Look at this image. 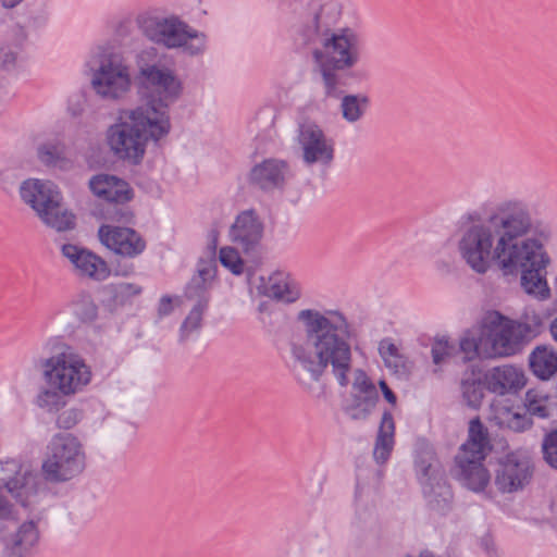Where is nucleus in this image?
I'll use <instances>...</instances> for the list:
<instances>
[{"mask_svg":"<svg viewBox=\"0 0 557 557\" xmlns=\"http://www.w3.org/2000/svg\"><path fill=\"white\" fill-rule=\"evenodd\" d=\"M208 304L209 297H203L198 299L197 302L193 306L181 325L182 337H188L190 334L200 329L203 313L208 307Z\"/></svg>","mask_w":557,"mask_h":557,"instance_id":"obj_34","label":"nucleus"},{"mask_svg":"<svg viewBox=\"0 0 557 557\" xmlns=\"http://www.w3.org/2000/svg\"><path fill=\"white\" fill-rule=\"evenodd\" d=\"M216 272L218 268L213 258L199 260L196 272L187 285V296L189 298L198 297V299L208 297L207 292L212 287Z\"/></svg>","mask_w":557,"mask_h":557,"instance_id":"obj_25","label":"nucleus"},{"mask_svg":"<svg viewBox=\"0 0 557 557\" xmlns=\"http://www.w3.org/2000/svg\"><path fill=\"white\" fill-rule=\"evenodd\" d=\"M110 219L117 222H129L133 219V213L128 210H122L115 212Z\"/></svg>","mask_w":557,"mask_h":557,"instance_id":"obj_49","label":"nucleus"},{"mask_svg":"<svg viewBox=\"0 0 557 557\" xmlns=\"http://www.w3.org/2000/svg\"><path fill=\"white\" fill-rule=\"evenodd\" d=\"M530 372L540 381H550L557 374V349L549 344L536 345L528 356Z\"/></svg>","mask_w":557,"mask_h":557,"instance_id":"obj_23","label":"nucleus"},{"mask_svg":"<svg viewBox=\"0 0 557 557\" xmlns=\"http://www.w3.org/2000/svg\"><path fill=\"white\" fill-rule=\"evenodd\" d=\"M90 85L102 99H122L132 88L129 67L121 58L110 57L92 72Z\"/></svg>","mask_w":557,"mask_h":557,"instance_id":"obj_12","label":"nucleus"},{"mask_svg":"<svg viewBox=\"0 0 557 557\" xmlns=\"http://www.w3.org/2000/svg\"><path fill=\"white\" fill-rule=\"evenodd\" d=\"M41 480L34 470L21 467L7 484V492L22 506L32 507L41 498Z\"/></svg>","mask_w":557,"mask_h":557,"instance_id":"obj_19","label":"nucleus"},{"mask_svg":"<svg viewBox=\"0 0 557 557\" xmlns=\"http://www.w3.org/2000/svg\"><path fill=\"white\" fill-rule=\"evenodd\" d=\"M178 297L163 296L161 297L158 306V313L160 317L170 314L176 306L180 305Z\"/></svg>","mask_w":557,"mask_h":557,"instance_id":"obj_46","label":"nucleus"},{"mask_svg":"<svg viewBox=\"0 0 557 557\" xmlns=\"http://www.w3.org/2000/svg\"><path fill=\"white\" fill-rule=\"evenodd\" d=\"M379 386H380L386 401L389 403L392 406H395L397 403V398H396L395 394L393 393V391L388 387L386 382L383 380L380 381Z\"/></svg>","mask_w":557,"mask_h":557,"instance_id":"obj_47","label":"nucleus"},{"mask_svg":"<svg viewBox=\"0 0 557 557\" xmlns=\"http://www.w3.org/2000/svg\"><path fill=\"white\" fill-rule=\"evenodd\" d=\"M454 351V346L445 337L436 338L432 346V359L435 364H441Z\"/></svg>","mask_w":557,"mask_h":557,"instance_id":"obj_42","label":"nucleus"},{"mask_svg":"<svg viewBox=\"0 0 557 557\" xmlns=\"http://www.w3.org/2000/svg\"><path fill=\"white\" fill-rule=\"evenodd\" d=\"M369 106V98L363 94L345 95L341 100L343 119L348 123L358 122Z\"/></svg>","mask_w":557,"mask_h":557,"instance_id":"obj_32","label":"nucleus"},{"mask_svg":"<svg viewBox=\"0 0 557 557\" xmlns=\"http://www.w3.org/2000/svg\"><path fill=\"white\" fill-rule=\"evenodd\" d=\"M552 237L550 225L536 219L527 201L506 198L494 203L483 220L463 231L458 251L478 274H485L493 265L504 275L520 273L522 290L544 301L550 297L542 271L552 264L547 250Z\"/></svg>","mask_w":557,"mask_h":557,"instance_id":"obj_1","label":"nucleus"},{"mask_svg":"<svg viewBox=\"0 0 557 557\" xmlns=\"http://www.w3.org/2000/svg\"><path fill=\"white\" fill-rule=\"evenodd\" d=\"M491 449L487 429L479 418H474L469 422L468 438L461 445L456 459L457 462L484 461Z\"/></svg>","mask_w":557,"mask_h":557,"instance_id":"obj_20","label":"nucleus"},{"mask_svg":"<svg viewBox=\"0 0 557 557\" xmlns=\"http://www.w3.org/2000/svg\"><path fill=\"white\" fill-rule=\"evenodd\" d=\"M512 324L523 347L543 332L545 318L536 309L525 308L519 319H512Z\"/></svg>","mask_w":557,"mask_h":557,"instance_id":"obj_27","label":"nucleus"},{"mask_svg":"<svg viewBox=\"0 0 557 557\" xmlns=\"http://www.w3.org/2000/svg\"><path fill=\"white\" fill-rule=\"evenodd\" d=\"M549 332L553 339L557 343V317L549 324Z\"/></svg>","mask_w":557,"mask_h":557,"instance_id":"obj_50","label":"nucleus"},{"mask_svg":"<svg viewBox=\"0 0 557 557\" xmlns=\"http://www.w3.org/2000/svg\"><path fill=\"white\" fill-rule=\"evenodd\" d=\"M86 460L82 440L73 433H59L46 446L40 472L48 483H66L84 472Z\"/></svg>","mask_w":557,"mask_h":557,"instance_id":"obj_8","label":"nucleus"},{"mask_svg":"<svg viewBox=\"0 0 557 557\" xmlns=\"http://www.w3.org/2000/svg\"><path fill=\"white\" fill-rule=\"evenodd\" d=\"M133 271H134L133 265H127V267L119 268L116 270V274L127 276V275L132 274Z\"/></svg>","mask_w":557,"mask_h":557,"instance_id":"obj_51","label":"nucleus"},{"mask_svg":"<svg viewBox=\"0 0 557 557\" xmlns=\"http://www.w3.org/2000/svg\"><path fill=\"white\" fill-rule=\"evenodd\" d=\"M304 339L293 346L294 367L304 382H318L330 373L342 387L352 373L351 327L335 310H301L298 313ZM352 398L379 400L375 385L362 369L354 371Z\"/></svg>","mask_w":557,"mask_h":557,"instance_id":"obj_2","label":"nucleus"},{"mask_svg":"<svg viewBox=\"0 0 557 557\" xmlns=\"http://www.w3.org/2000/svg\"><path fill=\"white\" fill-rule=\"evenodd\" d=\"M18 193L47 227L58 232H69L75 227V214L64 205L59 186L50 180L28 178L21 183Z\"/></svg>","mask_w":557,"mask_h":557,"instance_id":"obj_6","label":"nucleus"},{"mask_svg":"<svg viewBox=\"0 0 557 557\" xmlns=\"http://www.w3.org/2000/svg\"><path fill=\"white\" fill-rule=\"evenodd\" d=\"M38 156L47 165L63 168L67 164L63 149L58 146H42L38 151Z\"/></svg>","mask_w":557,"mask_h":557,"instance_id":"obj_38","label":"nucleus"},{"mask_svg":"<svg viewBox=\"0 0 557 557\" xmlns=\"http://www.w3.org/2000/svg\"><path fill=\"white\" fill-rule=\"evenodd\" d=\"M523 406L527 411L524 413L502 404H494L491 419L500 428L524 432L533 425L530 416L548 418L556 406V399L549 388L537 385L525 392Z\"/></svg>","mask_w":557,"mask_h":557,"instance_id":"obj_10","label":"nucleus"},{"mask_svg":"<svg viewBox=\"0 0 557 557\" xmlns=\"http://www.w3.org/2000/svg\"><path fill=\"white\" fill-rule=\"evenodd\" d=\"M460 479L465 486L473 492L483 491L490 483L491 475L483 461L457 462Z\"/></svg>","mask_w":557,"mask_h":557,"instance_id":"obj_30","label":"nucleus"},{"mask_svg":"<svg viewBox=\"0 0 557 557\" xmlns=\"http://www.w3.org/2000/svg\"><path fill=\"white\" fill-rule=\"evenodd\" d=\"M39 540L37 522L27 520L21 523L14 534L11 535L10 545L15 557H23V553L34 547Z\"/></svg>","mask_w":557,"mask_h":557,"instance_id":"obj_31","label":"nucleus"},{"mask_svg":"<svg viewBox=\"0 0 557 557\" xmlns=\"http://www.w3.org/2000/svg\"><path fill=\"white\" fill-rule=\"evenodd\" d=\"M433 453L431 450H426L416 459V466L421 476L426 480L424 493L429 496L430 502L434 504L435 507L442 508L450 502L451 493L442 478L434 476V482H431L432 475L429 474V471L433 469Z\"/></svg>","mask_w":557,"mask_h":557,"instance_id":"obj_21","label":"nucleus"},{"mask_svg":"<svg viewBox=\"0 0 557 557\" xmlns=\"http://www.w3.org/2000/svg\"><path fill=\"white\" fill-rule=\"evenodd\" d=\"M513 326L512 318L497 310L485 312L459 338L465 360H495L520 352L522 345Z\"/></svg>","mask_w":557,"mask_h":557,"instance_id":"obj_4","label":"nucleus"},{"mask_svg":"<svg viewBox=\"0 0 557 557\" xmlns=\"http://www.w3.org/2000/svg\"><path fill=\"white\" fill-rule=\"evenodd\" d=\"M89 188L98 198L113 202H126L133 198L128 183L114 175L98 174L89 180Z\"/></svg>","mask_w":557,"mask_h":557,"instance_id":"obj_22","label":"nucleus"},{"mask_svg":"<svg viewBox=\"0 0 557 557\" xmlns=\"http://www.w3.org/2000/svg\"><path fill=\"white\" fill-rule=\"evenodd\" d=\"M66 319H67V317H66L65 314L60 315V317L58 318V320H57V326H58L59 329H62V327H63V325H64V323L66 322Z\"/></svg>","mask_w":557,"mask_h":557,"instance_id":"obj_52","label":"nucleus"},{"mask_svg":"<svg viewBox=\"0 0 557 557\" xmlns=\"http://www.w3.org/2000/svg\"><path fill=\"white\" fill-rule=\"evenodd\" d=\"M219 261L223 268L234 275H242L245 272L246 263L238 250L233 246H224L219 250Z\"/></svg>","mask_w":557,"mask_h":557,"instance_id":"obj_35","label":"nucleus"},{"mask_svg":"<svg viewBox=\"0 0 557 557\" xmlns=\"http://www.w3.org/2000/svg\"><path fill=\"white\" fill-rule=\"evenodd\" d=\"M61 252L79 277L101 282L110 275L108 263L100 256L84 247L65 244L62 246Z\"/></svg>","mask_w":557,"mask_h":557,"instance_id":"obj_16","label":"nucleus"},{"mask_svg":"<svg viewBox=\"0 0 557 557\" xmlns=\"http://www.w3.org/2000/svg\"><path fill=\"white\" fill-rule=\"evenodd\" d=\"M287 171L286 162L268 159L256 164L249 174L250 181L264 190L281 187L284 184Z\"/></svg>","mask_w":557,"mask_h":557,"instance_id":"obj_24","label":"nucleus"},{"mask_svg":"<svg viewBox=\"0 0 557 557\" xmlns=\"http://www.w3.org/2000/svg\"><path fill=\"white\" fill-rule=\"evenodd\" d=\"M143 288L136 283H120L115 286V296L121 299H128L141 293Z\"/></svg>","mask_w":557,"mask_h":557,"instance_id":"obj_44","label":"nucleus"},{"mask_svg":"<svg viewBox=\"0 0 557 557\" xmlns=\"http://www.w3.org/2000/svg\"><path fill=\"white\" fill-rule=\"evenodd\" d=\"M376 403L377 400L354 398L352 404L347 406L346 412L352 420L362 421L370 417Z\"/></svg>","mask_w":557,"mask_h":557,"instance_id":"obj_37","label":"nucleus"},{"mask_svg":"<svg viewBox=\"0 0 557 557\" xmlns=\"http://www.w3.org/2000/svg\"><path fill=\"white\" fill-rule=\"evenodd\" d=\"M297 140L306 165L329 166L334 161V140L318 123L305 121L299 124Z\"/></svg>","mask_w":557,"mask_h":557,"instance_id":"obj_13","label":"nucleus"},{"mask_svg":"<svg viewBox=\"0 0 557 557\" xmlns=\"http://www.w3.org/2000/svg\"><path fill=\"white\" fill-rule=\"evenodd\" d=\"M555 284H556V287H557V276H556V281H555Z\"/></svg>","mask_w":557,"mask_h":557,"instance_id":"obj_53","label":"nucleus"},{"mask_svg":"<svg viewBox=\"0 0 557 557\" xmlns=\"http://www.w3.org/2000/svg\"><path fill=\"white\" fill-rule=\"evenodd\" d=\"M313 58L318 64L349 70L359 60L357 38L347 29L325 32L321 38V48L313 51Z\"/></svg>","mask_w":557,"mask_h":557,"instance_id":"obj_11","label":"nucleus"},{"mask_svg":"<svg viewBox=\"0 0 557 557\" xmlns=\"http://www.w3.org/2000/svg\"><path fill=\"white\" fill-rule=\"evenodd\" d=\"M98 238L102 246L115 256L134 259L146 249V242L134 228L103 224L98 230Z\"/></svg>","mask_w":557,"mask_h":557,"instance_id":"obj_15","label":"nucleus"},{"mask_svg":"<svg viewBox=\"0 0 557 557\" xmlns=\"http://www.w3.org/2000/svg\"><path fill=\"white\" fill-rule=\"evenodd\" d=\"M47 356L40 359V376L45 387L36 397L37 406L49 412L64 407L65 398L83 393L92 381V370L72 345L52 339L46 344Z\"/></svg>","mask_w":557,"mask_h":557,"instance_id":"obj_3","label":"nucleus"},{"mask_svg":"<svg viewBox=\"0 0 557 557\" xmlns=\"http://www.w3.org/2000/svg\"><path fill=\"white\" fill-rule=\"evenodd\" d=\"M379 354L384 366L398 377H408L413 371V363L391 339H382Z\"/></svg>","mask_w":557,"mask_h":557,"instance_id":"obj_26","label":"nucleus"},{"mask_svg":"<svg viewBox=\"0 0 557 557\" xmlns=\"http://www.w3.org/2000/svg\"><path fill=\"white\" fill-rule=\"evenodd\" d=\"M486 387L499 396L518 394L528 383L525 371L515 364L492 368L485 375Z\"/></svg>","mask_w":557,"mask_h":557,"instance_id":"obj_17","label":"nucleus"},{"mask_svg":"<svg viewBox=\"0 0 557 557\" xmlns=\"http://www.w3.org/2000/svg\"><path fill=\"white\" fill-rule=\"evenodd\" d=\"M461 392L463 400L468 406L472 408H478L484 396L483 387L478 380H462L461 382Z\"/></svg>","mask_w":557,"mask_h":557,"instance_id":"obj_36","label":"nucleus"},{"mask_svg":"<svg viewBox=\"0 0 557 557\" xmlns=\"http://www.w3.org/2000/svg\"><path fill=\"white\" fill-rule=\"evenodd\" d=\"M137 110L124 111L119 122L111 125L106 133L107 145L117 158L131 163H139L145 154L148 140L159 141L169 133H157L149 127L146 119L136 115Z\"/></svg>","mask_w":557,"mask_h":557,"instance_id":"obj_9","label":"nucleus"},{"mask_svg":"<svg viewBox=\"0 0 557 557\" xmlns=\"http://www.w3.org/2000/svg\"><path fill=\"white\" fill-rule=\"evenodd\" d=\"M71 314L82 323L94 322L98 315V309L88 294H81L71 301Z\"/></svg>","mask_w":557,"mask_h":557,"instance_id":"obj_33","label":"nucleus"},{"mask_svg":"<svg viewBox=\"0 0 557 557\" xmlns=\"http://www.w3.org/2000/svg\"><path fill=\"white\" fill-rule=\"evenodd\" d=\"M137 79L140 104L135 108L136 115L146 119L157 133H170L169 108L182 94L181 79L170 67L156 64L140 65Z\"/></svg>","mask_w":557,"mask_h":557,"instance_id":"obj_5","label":"nucleus"},{"mask_svg":"<svg viewBox=\"0 0 557 557\" xmlns=\"http://www.w3.org/2000/svg\"><path fill=\"white\" fill-rule=\"evenodd\" d=\"M544 460L554 469H557V431L547 434L542 443Z\"/></svg>","mask_w":557,"mask_h":557,"instance_id":"obj_40","label":"nucleus"},{"mask_svg":"<svg viewBox=\"0 0 557 557\" xmlns=\"http://www.w3.org/2000/svg\"><path fill=\"white\" fill-rule=\"evenodd\" d=\"M251 289L258 295L277 300H290L287 283L280 275H256L251 278Z\"/></svg>","mask_w":557,"mask_h":557,"instance_id":"obj_28","label":"nucleus"},{"mask_svg":"<svg viewBox=\"0 0 557 557\" xmlns=\"http://www.w3.org/2000/svg\"><path fill=\"white\" fill-rule=\"evenodd\" d=\"M20 468L21 466L13 460L0 461V488L7 491V484L12 480V476L16 474Z\"/></svg>","mask_w":557,"mask_h":557,"instance_id":"obj_43","label":"nucleus"},{"mask_svg":"<svg viewBox=\"0 0 557 557\" xmlns=\"http://www.w3.org/2000/svg\"><path fill=\"white\" fill-rule=\"evenodd\" d=\"M395 424L391 412L385 411L382 414L379 433L373 450V456L379 463H384L394 445Z\"/></svg>","mask_w":557,"mask_h":557,"instance_id":"obj_29","label":"nucleus"},{"mask_svg":"<svg viewBox=\"0 0 557 557\" xmlns=\"http://www.w3.org/2000/svg\"><path fill=\"white\" fill-rule=\"evenodd\" d=\"M533 473V463L525 454L509 453L498 461L494 484L502 494L519 493L530 484Z\"/></svg>","mask_w":557,"mask_h":557,"instance_id":"obj_14","label":"nucleus"},{"mask_svg":"<svg viewBox=\"0 0 557 557\" xmlns=\"http://www.w3.org/2000/svg\"><path fill=\"white\" fill-rule=\"evenodd\" d=\"M136 24L153 44L166 49H183L189 55H198L206 49V35L193 28L176 14H139Z\"/></svg>","mask_w":557,"mask_h":557,"instance_id":"obj_7","label":"nucleus"},{"mask_svg":"<svg viewBox=\"0 0 557 557\" xmlns=\"http://www.w3.org/2000/svg\"><path fill=\"white\" fill-rule=\"evenodd\" d=\"M83 419V410L76 407H70L61 411L57 418L59 428L69 430L74 428Z\"/></svg>","mask_w":557,"mask_h":557,"instance_id":"obj_41","label":"nucleus"},{"mask_svg":"<svg viewBox=\"0 0 557 557\" xmlns=\"http://www.w3.org/2000/svg\"><path fill=\"white\" fill-rule=\"evenodd\" d=\"M12 504L4 496L0 495V519L9 518L12 515Z\"/></svg>","mask_w":557,"mask_h":557,"instance_id":"obj_48","label":"nucleus"},{"mask_svg":"<svg viewBox=\"0 0 557 557\" xmlns=\"http://www.w3.org/2000/svg\"><path fill=\"white\" fill-rule=\"evenodd\" d=\"M322 76V82L325 90V95L329 97H336L338 92V76L335 67H331L324 64H318Z\"/></svg>","mask_w":557,"mask_h":557,"instance_id":"obj_39","label":"nucleus"},{"mask_svg":"<svg viewBox=\"0 0 557 557\" xmlns=\"http://www.w3.org/2000/svg\"><path fill=\"white\" fill-rule=\"evenodd\" d=\"M230 240L244 252L256 248L262 237V224L252 210L240 212L228 228Z\"/></svg>","mask_w":557,"mask_h":557,"instance_id":"obj_18","label":"nucleus"},{"mask_svg":"<svg viewBox=\"0 0 557 557\" xmlns=\"http://www.w3.org/2000/svg\"><path fill=\"white\" fill-rule=\"evenodd\" d=\"M17 60V51L11 46H0V67L11 69Z\"/></svg>","mask_w":557,"mask_h":557,"instance_id":"obj_45","label":"nucleus"}]
</instances>
